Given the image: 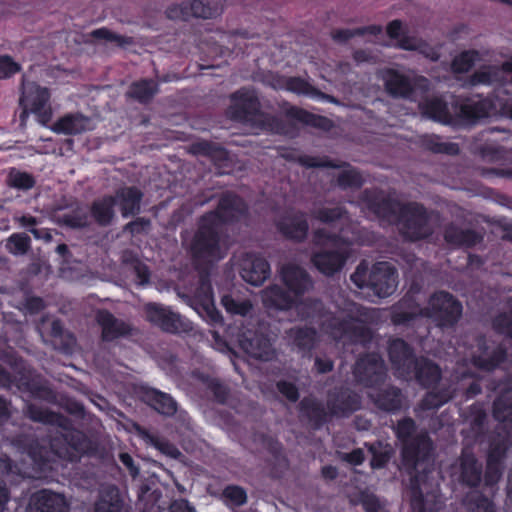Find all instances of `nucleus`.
<instances>
[{
	"label": "nucleus",
	"mask_w": 512,
	"mask_h": 512,
	"mask_svg": "<svg viewBox=\"0 0 512 512\" xmlns=\"http://www.w3.org/2000/svg\"><path fill=\"white\" fill-rule=\"evenodd\" d=\"M281 277L289 292L285 293L276 285L263 290L262 301L267 309L286 310L295 305L301 318H311L312 321L319 323L323 334L329 335L336 341H342L343 345L349 342L365 343L370 339V330L366 324L377 321L379 318L377 310L350 303L337 316H334L324 312L322 305L317 301L300 300L312 286L304 269L294 264L285 265L281 270Z\"/></svg>",
	"instance_id": "nucleus-1"
},
{
	"label": "nucleus",
	"mask_w": 512,
	"mask_h": 512,
	"mask_svg": "<svg viewBox=\"0 0 512 512\" xmlns=\"http://www.w3.org/2000/svg\"><path fill=\"white\" fill-rule=\"evenodd\" d=\"M245 210L240 198L226 195L221 199L216 212L202 218L191 244L192 255L198 263H210L224 256L226 247L219 236L220 224L238 219Z\"/></svg>",
	"instance_id": "nucleus-2"
},
{
	"label": "nucleus",
	"mask_w": 512,
	"mask_h": 512,
	"mask_svg": "<svg viewBox=\"0 0 512 512\" xmlns=\"http://www.w3.org/2000/svg\"><path fill=\"white\" fill-rule=\"evenodd\" d=\"M72 439H76L77 442H68L67 436L64 439L55 438L50 444V451H47L44 447H39L38 444L35 446H31L27 452V456L31 462V464L35 465L36 472L32 473L27 471L23 467H18L17 465L14 468L8 463L7 459L0 458V479L2 476L8 472H14L18 474H22L23 476L28 477H36L37 472H43L46 469H55L53 465H50V462H55V458L66 459L69 461H74L80 457V455L85 452L87 447L86 441L84 440L82 434L75 433L72 435ZM8 500V495L5 487L0 481V512H3L5 504Z\"/></svg>",
	"instance_id": "nucleus-3"
},
{
	"label": "nucleus",
	"mask_w": 512,
	"mask_h": 512,
	"mask_svg": "<svg viewBox=\"0 0 512 512\" xmlns=\"http://www.w3.org/2000/svg\"><path fill=\"white\" fill-rule=\"evenodd\" d=\"M361 205L363 209H368L374 214L389 220H392L390 214L399 212V230L410 240L427 237L433 232L437 223V216L428 215L422 206L415 203L400 206L397 203L385 200L382 195L366 193Z\"/></svg>",
	"instance_id": "nucleus-4"
},
{
	"label": "nucleus",
	"mask_w": 512,
	"mask_h": 512,
	"mask_svg": "<svg viewBox=\"0 0 512 512\" xmlns=\"http://www.w3.org/2000/svg\"><path fill=\"white\" fill-rule=\"evenodd\" d=\"M389 356L399 377L405 379L415 377L422 385L427 387L434 385L440 378L439 368L430 361L426 359L414 361L403 340L395 339L391 341Z\"/></svg>",
	"instance_id": "nucleus-5"
},
{
	"label": "nucleus",
	"mask_w": 512,
	"mask_h": 512,
	"mask_svg": "<svg viewBox=\"0 0 512 512\" xmlns=\"http://www.w3.org/2000/svg\"><path fill=\"white\" fill-rule=\"evenodd\" d=\"M315 242L324 247L322 251L312 256L314 266L325 275H333L341 270L346 259L350 256V242L343 235L335 237L325 230L319 229L315 233Z\"/></svg>",
	"instance_id": "nucleus-6"
},
{
	"label": "nucleus",
	"mask_w": 512,
	"mask_h": 512,
	"mask_svg": "<svg viewBox=\"0 0 512 512\" xmlns=\"http://www.w3.org/2000/svg\"><path fill=\"white\" fill-rule=\"evenodd\" d=\"M351 280L359 288L370 287L378 297L391 295L398 284L396 270L387 262L376 263L370 271L366 263H361Z\"/></svg>",
	"instance_id": "nucleus-7"
},
{
	"label": "nucleus",
	"mask_w": 512,
	"mask_h": 512,
	"mask_svg": "<svg viewBox=\"0 0 512 512\" xmlns=\"http://www.w3.org/2000/svg\"><path fill=\"white\" fill-rule=\"evenodd\" d=\"M379 77L388 94L413 101H417L430 87L429 81L423 76L410 77L391 68L381 70Z\"/></svg>",
	"instance_id": "nucleus-8"
},
{
	"label": "nucleus",
	"mask_w": 512,
	"mask_h": 512,
	"mask_svg": "<svg viewBox=\"0 0 512 512\" xmlns=\"http://www.w3.org/2000/svg\"><path fill=\"white\" fill-rule=\"evenodd\" d=\"M414 431V422L411 419L400 421L396 427V434L403 442L404 465L418 470L432 450V443L426 434H421L415 439H410Z\"/></svg>",
	"instance_id": "nucleus-9"
},
{
	"label": "nucleus",
	"mask_w": 512,
	"mask_h": 512,
	"mask_svg": "<svg viewBox=\"0 0 512 512\" xmlns=\"http://www.w3.org/2000/svg\"><path fill=\"white\" fill-rule=\"evenodd\" d=\"M50 93L46 87H41L35 82H24L20 105L23 108L21 120L24 121L29 113L34 114L37 120L45 125L52 117L50 105Z\"/></svg>",
	"instance_id": "nucleus-10"
},
{
	"label": "nucleus",
	"mask_w": 512,
	"mask_h": 512,
	"mask_svg": "<svg viewBox=\"0 0 512 512\" xmlns=\"http://www.w3.org/2000/svg\"><path fill=\"white\" fill-rule=\"evenodd\" d=\"M386 33L395 41L393 46L396 48L417 51L432 61L439 59V52L422 38L410 34L407 25L400 20L391 21L386 27Z\"/></svg>",
	"instance_id": "nucleus-11"
},
{
	"label": "nucleus",
	"mask_w": 512,
	"mask_h": 512,
	"mask_svg": "<svg viewBox=\"0 0 512 512\" xmlns=\"http://www.w3.org/2000/svg\"><path fill=\"white\" fill-rule=\"evenodd\" d=\"M420 313L433 318L439 325H450L461 316L462 306L450 294L439 292L431 296L428 306Z\"/></svg>",
	"instance_id": "nucleus-12"
},
{
	"label": "nucleus",
	"mask_w": 512,
	"mask_h": 512,
	"mask_svg": "<svg viewBox=\"0 0 512 512\" xmlns=\"http://www.w3.org/2000/svg\"><path fill=\"white\" fill-rule=\"evenodd\" d=\"M496 112H500L502 115L512 119V103L501 104L488 100L468 101L461 105L457 115L462 120L469 122L490 116Z\"/></svg>",
	"instance_id": "nucleus-13"
},
{
	"label": "nucleus",
	"mask_w": 512,
	"mask_h": 512,
	"mask_svg": "<svg viewBox=\"0 0 512 512\" xmlns=\"http://www.w3.org/2000/svg\"><path fill=\"white\" fill-rule=\"evenodd\" d=\"M229 108L230 116L239 121L253 122L254 116L262 117L259 112V101L252 90H241L232 96Z\"/></svg>",
	"instance_id": "nucleus-14"
},
{
	"label": "nucleus",
	"mask_w": 512,
	"mask_h": 512,
	"mask_svg": "<svg viewBox=\"0 0 512 512\" xmlns=\"http://www.w3.org/2000/svg\"><path fill=\"white\" fill-rule=\"evenodd\" d=\"M191 306L207 322L211 324L222 323L223 318L214 305L212 288L208 281H201L193 296Z\"/></svg>",
	"instance_id": "nucleus-15"
},
{
	"label": "nucleus",
	"mask_w": 512,
	"mask_h": 512,
	"mask_svg": "<svg viewBox=\"0 0 512 512\" xmlns=\"http://www.w3.org/2000/svg\"><path fill=\"white\" fill-rule=\"evenodd\" d=\"M145 316L148 321L168 332L177 333L187 327L180 315L158 304H147Z\"/></svg>",
	"instance_id": "nucleus-16"
},
{
	"label": "nucleus",
	"mask_w": 512,
	"mask_h": 512,
	"mask_svg": "<svg viewBox=\"0 0 512 512\" xmlns=\"http://www.w3.org/2000/svg\"><path fill=\"white\" fill-rule=\"evenodd\" d=\"M272 86L275 89L287 90L297 95L307 96L315 100L338 103L333 96L321 92L312 86L309 82L299 77H279L275 79V81L272 83Z\"/></svg>",
	"instance_id": "nucleus-17"
},
{
	"label": "nucleus",
	"mask_w": 512,
	"mask_h": 512,
	"mask_svg": "<svg viewBox=\"0 0 512 512\" xmlns=\"http://www.w3.org/2000/svg\"><path fill=\"white\" fill-rule=\"evenodd\" d=\"M240 267L243 280L254 286L261 285L270 275L268 262L260 256L252 254L244 256Z\"/></svg>",
	"instance_id": "nucleus-18"
},
{
	"label": "nucleus",
	"mask_w": 512,
	"mask_h": 512,
	"mask_svg": "<svg viewBox=\"0 0 512 512\" xmlns=\"http://www.w3.org/2000/svg\"><path fill=\"white\" fill-rule=\"evenodd\" d=\"M384 364L377 354L368 355L357 361L354 374L358 381L366 385L379 383L384 377Z\"/></svg>",
	"instance_id": "nucleus-19"
},
{
	"label": "nucleus",
	"mask_w": 512,
	"mask_h": 512,
	"mask_svg": "<svg viewBox=\"0 0 512 512\" xmlns=\"http://www.w3.org/2000/svg\"><path fill=\"white\" fill-rule=\"evenodd\" d=\"M512 68V60L502 65H484L477 69L467 80V85H504L505 70Z\"/></svg>",
	"instance_id": "nucleus-20"
},
{
	"label": "nucleus",
	"mask_w": 512,
	"mask_h": 512,
	"mask_svg": "<svg viewBox=\"0 0 512 512\" xmlns=\"http://www.w3.org/2000/svg\"><path fill=\"white\" fill-rule=\"evenodd\" d=\"M238 342L241 349L253 358L267 361L274 356L270 340L257 336L250 331L242 334Z\"/></svg>",
	"instance_id": "nucleus-21"
},
{
	"label": "nucleus",
	"mask_w": 512,
	"mask_h": 512,
	"mask_svg": "<svg viewBox=\"0 0 512 512\" xmlns=\"http://www.w3.org/2000/svg\"><path fill=\"white\" fill-rule=\"evenodd\" d=\"M29 512H68V505L62 495L42 490L32 495Z\"/></svg>",
	"instance_id": "nucleus-22"
},
{
	"label": "nucleus",
	"mask_w": 512,
	"mask_h": 512,
	"mask_svg": "<svg viewBox=\"0 0 512 512\" xmlns=\"http://www.w3.org/2000/svg\"><path fill=\"white\" fill-rule=\"evenodd\" d=\"M452 476L458 481L473 487L480 482L481 467L472 454L464 452L459 465L452 468Z\"/></svg>",
	"instance_id": "nucleus-23"
},
{
	"label": "nucleus",
	"mask_w": 512,
	"mask_h": 512,
	"mask_svg": "<svg viewBox=\"0 0 512 512\" xmlns=\"http://www.w3.org/2000/svg\"><path fill=\"white\" fill-rule=\"evenodd\" d=\"M93 129L91 119L81 114H68L56 121L51 130L58 134H80Z\"/></svg>",
	"instance_id": "nucleus-24"
},
{
	"label": "nucleus",
	"mask_w": 512,
	"mask_h": 512,
	"mask_svg": "<svg viewBox=\"0 0 512 512\" xmlns=\"http://www.w3.org/2000/svg\"><path fill=\"white\" fill-rule=\"evenodd\" d=\"M97 321L102 328V337L106 341L114 340L130 332L129 324L116 319L108 311H99L97 313Z\"/></svg>",
	"instance_id": "nucleus-25"
},
{
	"label": "nucleus",
	"mask_w": 512,
	"mask_h": 512,
	"mask_svg": "<svg viewBox=\"0 0 512 512\" xmlns=\"http://www.w3.org/2000/svg\"><path fill=\"white\" fill-rule=\"evenodd\" d=\"M142 400L163 415H173L177 410L174 399L161 391L153 388H145L141 395Z\"/></svg>",
	"instance_id": "nucleus-26"
},
{
	"label": "nucleus",
	"mask_w": 512,
	"mask_h": 512,
	"mask_svg": "<svg viewBox=\"0 0 512 512\" xmlns=\"http://www.w3.org/2000/svg\"><path fill=\"white\" fill-rule=\"evenodd\" d=\"M141 197L142 194L137 188L126 187L117 191L114 200L123 217H128L139 212Z\"/></svg>",
	"instance_id": "nucleus-27"
},
{
	"label": "nucleus",
	"mask_w": 512,
	"mask_h": 512,
	"mask_svg": "<svg viewBox=\"0 0 512 512\" xmlns=\"http://www.w3.org/2000/svg\"><path fill=\"white\" fill-rule=\"evenodd\" d=\"M422 114L434 121L448 124L452 121V114L446 103L439 98H428L419 103Z\"/></svg>",
	"instance_id": "nucleus-28"
},
{
	"label": "nucleus",
	"mask_w": 512,
	"mask_h": 512,
	"mask_svg": "<svg viewBox=\"0 0 512 512\" xmlns=\"http://www.w3.org/2000/svg\"><path fill=\"white\" fill-rule=\"evenodd\" d=\"M279 229L288 238L302 240L307 234L308 225L303 215H289L280 221Z\"/></svg>",
	"instance_id": "nucleus-29"
},
{
	"label": "nucleus",
	"mask_w": 512,
	"mask_h": 512,
	"mask_svg": "<svg viewBox=\"0 0 512 512\" xmlns=\"http://www.w3.org/2000/svg\"><path fill=\"white\" fill-rule=\"evenodd\" d=\"M221 304L230 315L245 317L250 314L253 305L248 298L242 297L237 293L223 295Z\"/></svg>",
	"instance_id": "nucleus-30"
},
{
	"label": "nucleus",
	"mask_w": 512,
	"mask_h": 512,
	"mask_svg": "<svg viewBox=\"0 0 512 512\" xmlns=\"http://www.w3.org/2000/svg\"><path fill=\"white\" fill-rule=\"evenodd\" d=\"M221 0H195L188 2L190 18H212L220 14L222 11Z\"/></svg>",
	"instance_id": "nucleus-31"
},
{
	"label": "nucleus",
	"mask_w": 512,
	"mask_h": 512,
	"mask_svg": "<svg viewBox=\"0 0 512 512\" xmlns=\"http://www.w3.org/2000/svg\"><path fill=\"white\" fill-rule=\"evenodd\" d=\"M482 60V54L477 50H467L454 57L451 63V70L454 74H463Z\"/></svg>",
	"instance_id": "nucleus-32"
},
{
	"label": "nucleus",
	"mask_w": 512,
	"mask_h": 512,
	"mask_svg": "<svg viewBox=\"0 0 512 512\" xmlns=\"http://www.w3.org/2000/svg\"><path fill=\"white\" fill-rule=\"evenodd\" d=\"M369 396L374 400L379 408L387 411L397 410L402 405V396L399 390L395 388L385 389L377 395L369 393Z\"/></svg>",
	"instance_id": "nucleus-33"
},
{
	"label": "nucleus",
	"mask_w": 512,
	"mask_h": 512,
	"mask_svg": "<svg viewBox=\"0 0 512 512\" xmlns=\"http://www.w3.org/2000/svg\"><path fill=\"white\" fill-rule=\"evenodd\" d=\"M287 337L288 343L301 351L309 350L316 341V334L311 329H291Z\"/></svg>",
	"instance_id": "nucleus-34"
},
{
	"label": "nucleus",
	"mask_w": 512,
	"mask_h": 512,
	"mask_svg": "<svg viewBox=\"0 0 512 512\" xmlns=\"http://www.w3.org/2000/svg\"><path fill=\"white\" fill-rule=\"evenodd\" d=\"M114 198L105 197L96 202L92 206V215L95 220L102 225L109 224L114 217Z\"/></svg>",
	"instance_id": "nucleus-35"
},
{
	"label": "nucleus",
	"mask_w": 512,
	"mask_h": 512,
	"mask_svg": "<svg viewBox=\"0 0 512 512\" xmlns=\"http://www.w3.org/2000/svg\"><path fill=\"white\" fill-rule=\"evenodd\" d=\"M477 347L481 352L480 355L476 356L474 352L470 353V360L477 367L490 370L504 358V352L502 350H498L493 356H490L487 353V347L481 341L478 342Z\"/></svg>",
	"instance_id": "nucleus-36"
},
{
	"label": "nucleus",
	"mask_w": 512,
	"mask_h": 512,
	"mask_svg": "<svg viewBox=\"0 0 512 512\" xmlns=\"http://www.w3.org/2000/svg\"><path fill=\"white\" fill-rule=\"evenodd\" d=\"M504 394L494 402L493 413L497 420L505 422L512 421V387L509 389L501 388Z\"/></svg>",
	"instance_id": "nucleus-37"
},
{
	"label": "nucleus",
	"mask_w": 512,
	"mask_h": 512,
	"mask_svg": "<svg viewBox=\"0 0 512 512\" xmlns=\"http://www.w3.org/2000/svg\"><path fill=\"white\" fill-rule=\"evenodd\" d=\"M333 177L337 178L339 186L343 188L358 187L362 183L361 176L350 166H334Z\"/></svg>",
	"instance_id": "nucleus-38"
},
{
	"label": "nucleus",
	"mask_w": 512,
	"mask_h": 512,
	"mask_svg": "<svg viewBox=\"0 0 512 512\" xmlns=\"http://www.w3.org/2000/svg\"><path fill=\"white\" fill-rule=\"evenodd\" d=\"M95 512H122V504L115 488L105 490L96 503Z\"/></svg>",
	"instance_id": "nucleus-39"
},
{
	"label": "nucleus",
	"mask_w": 512,
	"mask_h": 512,
	"mask_svg": "<svg viewBox=\"0 0 512 512\" xmlns=\"http://www.w3.org/2000/svg\"><path fill=\"white\" fill-rule=\"evenodd\" d=\"M445 239L447 242L454 245L470 246L478 241V236L472 231H464L450 227L445 232Z\"/></svg>",
	"instance_id": "nucleus-40"
},
{
	"label": "nucleus",
	"mask_w": 512,
	"mask_h": 512,
	"mask_svg": "<svg viewBox=\"0 0 512 512\" xmlns=\"http://www.w3.org/2000/svg\"><path fill=\"white\" fill-rule=\"evenodd\" d=\"M157 92V86L153 81H140L134 83L129 91V95L140 102L148 101Z\"/></svg>",
	"instance_id": "nucleus-41"
},
{
	"label": "nucleus",
	"mask_w": 512,
	"mask_h": 512,
	"mask_svg": "<svg viewBox=\"0 0 512 512\" xmlns=\"http://www.w3.org/2000/svg\"><path fill=\"white\" fill-rule=\"evenodd\" d=\"M380 32H381L380 26H370V27H366V28H362V29H353V30L342 29V30L334 31L332 33V38L334 41H336L338 43H344L355 36L363 35L365 33L377 35Z\"/></svg>",
	"instance_id": "nucleus-42"
},
{
	"label": "nucleus",
	"mask_w": 512,
	"mask_h": 512,
	"mask_svg": "<svg viewBox=\"0 0 512 512\" xmlns=\"http://www.w3.org/2000/svg\"><path fill=\"white\" fill-rule=\"evenodd\" d=\"M30 245V238L23 233L12 234L6 244L7 250L14 255H23Z\"/></svg>",
	"instance_id": "nucleus-43"
},
{
	"label": "nucleus",
	"mask_w": 512,
	"mask_h": 512,
	"mask_svg": "<svg viewBox=\"0 0 512 512\" xmlns=\"http://www.w3.org/2000/svg\"><path fill=\"white\" fill-rule=\"evenodd\" d=\"M451 397H452V393L449 391L436 392L435 390H432L422 400L420 408L422 410H430V409L438 408L439 406L446 403Z\"/></svg>",
	"instance_id": "nucleus-44"
},
{
	"label": "nucleus",
	"mask_w": 512,
	"mask_h": 512,
	"mask_svg": "<svg viewBox=\"0 0 512 512\" xmlns=\"http://www.w3.org/2000/svg\"><path fill=\"white\" fill-rule=\"evenodd\" d=\"M466 505L472 512H494L492 503L487 498L481 497L476 490L471 491Z\"/></svg>",
	"instance_id": "nucleus-45"
},
{
	"label": "nucleus",
	"mask_w": 512,
	"mask_h": 512,
	"mask_svg": "<svg viewBox=\"0 0 512 512\" xmlns=\"http://www.w3.org/2000/svg\"><path fill=\"white\" fill-rule=\"evenodd\" d=\"M143 439L150 445L157 448L162 453L169 455L171 457H177L179 455V451L169 442L160 439L156 436L150 435L147 432L142 431Z\"/></svg>",
	"instance_id": "nucleus-46"
},
{
	"label": "nucleus",
	"mask_w": 512,
	"mask_h": 512,
	"mask_svg": "<svg viewBox=\"0 0 512 512\" xmlns=\"http://www.w3.org/2000/svg\"><path fill=\"white\" fill-rule=\"evenodd\" d=\"M225 501L231 506H241L247 501L245 490L239 486H228L223 491Z\"/></svg>",
	"instance_id": "nucleus-47"
},
{
	"label": "nucleus",
	"mask_w": 512,
	"mask_h": 512,
	"mask_svg": "<svg viewBox=\"0 0 512 512\" xmlns=\"http://www.w3.org/2000/svg\"><path fill=\"white\" fill-rule=\"evenodd\" d=\"M9 185L19 189H30L34 185L33 177L25 172L12 170L8 177Z\"/></svg>",
	"instance_id": "nucleus-48"
},
{
	"label": "nucleus",
	"mask_w": 512,
	"mask_h": 512,
	"mask_svg": "<svg viewBox=\"0 0 512 512\" xmlns=\"http://www.w3.org/2000/svg\"><path fill=\"white\" fill-rule=\"evenodd\" d=\"M502 471L500 463L494 453H491L488 458L487 470L485 474V484L494 485L501 477Z\"/></svg>",
	"instance_id": "nucleus-49"
},
{
	"label": "nucleus",
	"mask_w": 512,
	"mask_h": 512,
	"mask_svg": "<svg viewBox=\"0 0 512 512\" xmlns=\"http://www.w3.org/2000/svg\"><path fill=\"white\" fill-rule=\"evenodd\" d=\"M91 35L96 39H103L108 42H114L116 45L121 47L132 43L130 38L115 34L106 28L94 30Z\"/></svg>",
	"instance_id": "nucleus-50"
},
{
	"label": "nucleus",
	"mask_w": 512,
	"mask_h": 512,
	"mask_svg": "<svg viewBox=\"0 0 512 512\" xmlns=\"http://www.w3.org/2000/svg\"><path fill=\"white\" fill-rule=\"evenodd\" d=\"M426 145L429 149L438 153L456 154L459 150L456 144L442 142L437 136L429 137Z\"/></svg>",
	"instance_id": "nucleus-51"
},
{
	"label": "nucleus",
	"mask_w": 512,
	"mask_h": 512,
	"mask_svg": "<svg viewBox=\"0 0 512 512\" xmlns=\"http://www.w3.org/2000/svg\"><path fill=\"white\" fill-rule=\"evenodd\" d=\"M347 398H348L347 401L342 400L341 404H339V405L333 404L331 407V411L334 414L345 415V414L351 413L352 411L358 409V407H359L358 397L356 395H354V396L349 395V396H347Z\"/></svg>",
	"instance_id": "nucleus-52"
},
{
	"label": "nucleus",
	"mask_w": 512,
	"mask_h": 512,
	"mask_svg": "<svg viewBox=\"0 0 512 512\" xmlns=\"http://www.w3.org/2000/svg\"><path fill=\"white\" fill-rule=\"evenodd\" d=\"M188 2L174 4L167 8V17L172 20H188L190 18Z\"/></svg>",
	"instance_id": "nucleus-53"
},
{
	"label": "nucleus",
	"mask_w": 512,
	"mask_h": 512,
	"mask_svg": "<svg viewBox=\"0 0 512 512\" xmlns=\"http://www.w3.org/2000/svg\"><path fill=\"white\" fill-rule=\"evenodd\" d=\"M20 69V66L8 56L0 57V78H8Z\"/></svg>",
	"instance_id": "nucleus-54"
},
{
	"label": "nucleus",
	"mask_w": 512,
	"mask_h": 512,
	"mask_svg": "<svg viewBox=\"0 0 512 512\" xmlns=\"http://www.w3.org/2000/svg\"><path fill=\"white\" fill-rule=\"evenodd\" d=\"M415 485L418 486L417 489H414L413 491V498H412V508L414 511L417 512H426L427 510V501L423 499L422 495V487L419 483L418 476L415 477Z\"/></svg>",
	"instance_id": "nucleus-55"
},
{
	"label": "nucleus",
	"mask_w": 512,
	"mask_h": 512,
	"mask_svg": "<svg viewBox=\"0 0 512 512\" xmlns=\"http://www.w3.org/2000/svg\"><path fill=\"white\" fill-rule=\"evenodd\" d=\"M370 450L373 455L371 460V465L373 468L382 467L391 456V451L389 448H385L384 450L378 451V448L371 446Z\"/></svg>",
	"instance_id": "nucleus-56"
},
{
	"label": "nucleus",
	"mask_w": 512,
	"mask_h": 512,
	"mask_svg": "<svg viewBox=\"0 0 512 512\" xmlns=\"http://www.w3.org/2000/svg\"><path fill=\"white\" fill-rule=\"evenodd\" d=\"M343 211L341 208H322L315 213V217L322 222L328 223L342 216Z\"/></svg>",
	"instance_id": "nucleus-57"
},
{
	"label": "nucleus",
	"mask_w": 512,
	"mask_h": 512,
	"mask_svg": "<svg viewBox=\"0 0 512 512\" xmlns=\"http://www.w3.org/2000/svg\"><path fill=\"white\" fill-rule=\"evenodd\" d=\"M27 413L29 417L34 421L52 422L54 419L53 415L49 414L47 411L36 408L34 405L28 406Z\"/></svg>",
	"instance_id": "nucleus-58"
},
{
	"label": "nucleus",
	"mask_w": 512,
	"mask_h": 512,
	"mask_svg": "<svg viewBox=\"0 0 512 512\" xmlns=\"http://www.w3.org/2000/svg\"><path fill=\"white\" fill-rule=\"evenodd\" d=\"M494 325L500 332L512 337V316L500 315L495 319Z\"/></svg>",
	"instance_id": "nucleus-59"
},
{
	"label": "nucleus",
	"mask_w": 512,
	"mask_h": 512,
	"mask_svg": "<svg viewBox=\"0 0 512 512\" xmlns=\"http://www.w3.org/2000/svg\"><path fill=\"white\" fill-rule=\"evenodd\" d=\"M278 389L289 400L296 401L298 399V391L292 383L285 381L279 382Z\"/></svg>",
	"instance_id": "nucleus-60"
},
{
	"label": "nucleus",
	"mask_w": 512,
	"mask_h": 512,
	"mask_svg": "<svg viewBox=\"0 0 512 512\" xmlns=\"http://www.w3.org/2000/svg\"><path fill=\"white\" fill-rule=\"evenodd\" d=\"M120 461L127 467L130 474L133 477H136L139 473L138 468L134 465L132 457L127 453H121L120 454Z\"/></svg>",
	"instance_id": "nucleus-61"
},
{
	"label": "nucleus",
	"mask_w": 512,
	"mask_h": 512,
	"mask_svg": "<svg viewBox=\"0 0 512 512\" xmlns=\"http://www.w3.org/2000/svg\"><path fill=\"white\" fill-rule=\"evenodd\" d=\"M343 458L351 464L359 465L364 460V454L361 449H357L351 453L345 454Z\"/></svg>",
	"instance_id": "nucleus-62"
},
{
	"label": "nucleus",
	"mask_w": 512,
	"mask_h": 512,
	"mask_svg": "<svg viewBox=\"0 0 512 512\" xmlns=\"http://www.w3.org/2000/svg\"><path fill=\"white\" fill-rule=\"evenodd\" d=\"M170 512H195L194 508L189 505L185 500L175 501L171 507Z\"/></svg>",
	"instance_id": "nucleus-63"
},
{
	"label": "nucleus",
	"mask_w": 512,
	"mask_h": 512,
	"mask_svg": "<svg viewBox=\"0 0 512 512\" xmlns=\"http://www.w3.org/2000/svg\"><path fill=\"white\" fill-rule=\"evenodd\" d=\"M366 512H384L377 500L369 498L363 503Z\"/></svg>",
	"instance_id": "nucleus-64"
}]
</instances>
